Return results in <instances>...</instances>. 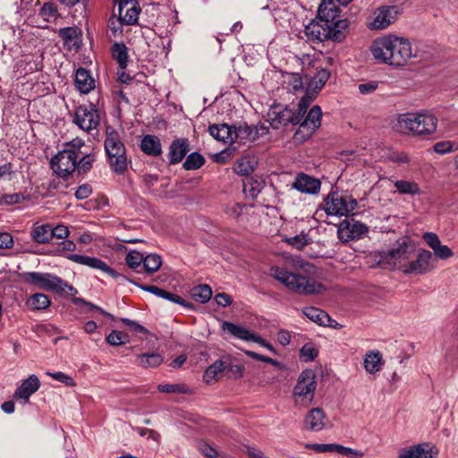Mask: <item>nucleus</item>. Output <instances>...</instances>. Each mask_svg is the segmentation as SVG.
<instances>
[{
  "instance_id": "nucleus-1",
  "label": "nucleus",
  "mask_w": 458,
  "mask_h": 458,
  "mask_svg": "<svg viewBox=\"0 0 458 458\" xmlns=\"http://www.w3.org/2000/svg\"><path fill=\"white\" fill-rule=\"evenodd\" d=\"M270 275L289 291L301 295L322 293L324 286L315 279L301 274L295 265L288 263L270 267Z\"/></svg>"
},
{
  "instance_id": "nucleus-2",
  "label": "nucleus",
  "mask_w": 458,
  "mask_h": 458,
  "mask_svg": "<svg viewBox=\"0 0 458 458\" xmlns=\"http://www.w3.org/2000/svg\"><path fill=\"white\" fill-rule=\"evenodd\" d=\"M437 118L431 113H406L398 115L394 128L400 132L431 135L437 131Z\"/></svg>"
},
{
  "instance_id": "nucleus-3",
  "label": "nucleus",
  "mask_w": 458,
  "mask_h": 458,
  "mask_svg": "<svg viewBox=\"0 0 458 458\" xmlns=\"http://www.w3.org/2000/svg\"><path fill=\"white\" fill-rule=\"evenodd\" d=\"M85 146L84 140L75 138L64 144V149L59 151L51 159V168L60 177L67 178L75 172L77 159L82 154L81 148Z\"/></svg>"
},
{
  "instance_id": "nucleus-4",
  "label": "nucleus",
  "mask_w": 458,
  "mask_h": 458,
  "mask_svg": "<svg viewBox=\"0 0 458 458\" xmlns=\"http://www.w3.org/2000/svg\"><path fill=\"white\" fill-rule=\"evenodd\" d=\"M415 257V246L408 240L397 241L394 246L382 256V266L390 269H399L406 274L411 258Z\"/></svg>"
},
{
  "instance_id": "nucleus-5",
  "label": "nucleus",
  "mask_w": 458,
  "mask_h": 458,
  "mask_svg": "<svg viewBox=\"0 0 458 458\" xmlns=\"http://www.w3.org/2000/svg\"><path fill=\"white\" fill-rule=\"evenodd\" d=\"M105 150L112 170L123 174L127 169L126 149L120 133L111 127L106 128Z\"/></svg>"
},
{
  "instance_id": "nucleus-6",
  "label": "nucleus",
  "mask_w": 458,
  "mask_h": 458,
  "mask_svg": "<svg viewBox=\"0 0 458 458\" xmlns=\"http://www.w3.org/2000/svg\"><path fill=\"white\" fill-rule=\"evenodd\" d=\"M20 276L24 283L34 285L38 289L57 293H68V291L77 293L73 286L68 284L60 277L48 273L24 272Z\"/></svg>"
},
{
  "instance_id": "nucleus-7",
  "label": "nucleus",
  "mask_w": 458,
  "mask_h": 458,
  "mask_svg": "<svg viewBox=\"0 0 458 458\" xmlns=\"http://www.w3.org/2000/svg\"><path fill=\"white\" fill-rule=\"evenodd\" d=\"M317 388L316 375L312 369L301 371L293 390L294 405L300 408L309 406Z\"/></svg>"
},
{
  "instance_id": "nucleus-8",
  "label": "nucleus",
  "mask_w": 458,
  "mask_h": 458,
  "mask_svg": "<svg viewBox=\"0 0 458 458\" xmlns=\"http://www.w3.org/2000/svg\"><path fill=\"white\" fill-rule=\"evenodd\" d=\"M258 165L256 157H242L234 165L236 174L245 176L242 180V191L247 200L254 201L258 197V181L250 176Z\"/></svg>"
},
{
  "instance_id": "nucleus-9",
  "label": "nucleus",
  "mask_w": 458,
  "mask_h": 458,
  "mask_svg": "<svg viewBox=\"0 0 458 458\" xmlns=\"http://www.w3.org/2000/svg\"><path fill=\"white\" fill-rule=\"evenodd\" d=\"M357 208V201L352 196L343 192H331L324 203V210L329 216H349Z\"/></svg>"
},
{
  "instance_id": "nucleus-10",
  "label": "nucleus",
  "mask_w": 458,
  "mask_h": 458,
  "mask_svg": "<svg viewBox=\"0 0 458 458\" xmlns=\"http://www.w3.org/2000/svg\"><path fill=\"white\" fill-rule=\"evenodd\" d=\"M301 64L304 76L310 79L309 87L315 91L320 90L329 79L330 72L310 55H304Z\"/></svg>"
},
{
  "instance_id": "nucleus-11",
  "label": "nucleus",
  "mask_w": 458,
  "mask_h": 458,
  "mask_svg": "<svg viewBox=\"0 0 458 458\" xmlns=\"http://www.w3.org/2000/svg\"><path fill=\"white\" fill-rule=\"evenodd\" d=\"M437 267V259L427 250H415V257L411 258L406 274L422 275Z\"/></svg>"
},
{
  "instance_id": "nucleus-12",
  "label": "nucleus",
  "mask_w": 458,
  "mask_h": 458,
  "mask_svg": "<svg viewBox=\"0 0 458 458\" xmlns=\"http://www.w3.org/2000/svg\"><path fill=\"white\" fill-rule=\"evenodd\" d=\"M99 120L98 111L93 105H90L89 107L79 106L74 111L73 123L85 131L96 129L99 124Z\"/></svg>"
},
{
  "instance_id": "nucleus-13",
  "label": "nucleus",
  "mask_w": 458,
  "mask_h": 458,
  "mask_svg": "<svg viewBox=\"0 0 458 458\" xmlns=\"http://www.w3.org/2000/svg\"><path fill=\"white\" fill-rule=\"evenodd\" d=\"M267 122L274 128H277L279 125L298 124L300 123L299 116H296L292 109L280 104L274 105L269 108L267 114Z\"/></svg>"
},
{
  "instance_id": "nucleus-14",
  "label": "nucleus",
  "mask_w": 458,
  "mask_h": 458,
  "mask_svg": "<svg viewBox=\"0 0 458 458\" xmlns=\"http://www.w3.org/2000/svg\"><path fill=\"white\" fill-rule=\"evenodd\" d=\"M397 36L388 35L375 39L370 47L374 59L380 64H390L391 50L395 47L394 40Z\"/></svg>"
},
{
  "instance_id": "nucleus-15",
  "label": "nucleus",
  "mask_w": 458,
  "mask_h": 458,
  "mask_svg": "<svg viewBox=\"0 0 458 458\" xmlns=\"http://www.w3.org/2000/svg\"><path fill=\"white\" fill-rule=\"evenodd\" d=\"M398 8L394 5H383L374 12L373 21L368 23L370 30H384L397 19Z\"/></svg>"
},
{
  "instance_id": "nucleus-16",
  "label": "nucleus",
  "mask_w": 458,
  "mask_h": 458,
  "mask_svg": "<svg viewBox=\"0 0 458 458\" xmlns=\"http://www.w3.org/2000/svg\"><path fill=\"white\" fill-rule=\"evenodd\" d=\"M368 232V227L354 219H345L339 224L337 233L342 242L360 239Z\"/></svg>"
},
{
  "instance_id": "nucleus-17",
  "label": "nucleus",
  "mask_w": 458,
  "mask_h": 458,
  "mask_svg": "<svg viewBox=\"0 0 458 458\" xmlns=\"http://www.w3.org/2000/svg\"><path fill=\"white\" fill-rule=\"evenodd\" d=\"M394 45L395 47L391 50L389 65H405L413 55L410 41L404 38L398 37L394 40Z\"/></svg>"
},
{
  "instance_id": "nucleus-18",
  "label": "nucleus",
  "mask_w": 458,
  "mask_h": 458,
  "mask_svg": "<svg viewBox=\"0 0 458 458\" xmlns=\"http://www.w3.org/2000/svg\"><path fill=\"white\" fill-rule=\"evenodd\" d=\"M438 450L428 443H422L398 450L397 458H437Z\"/></svg>"
},
{
  "instance_id": "nucleus-19",
  "label": "nucleus",
  "mask_w": 458,
  "mask_h": 458,
  "mask_svg": "<svg viewBox=\"0 0 458 458\" xmlns=\"http://www.w3.org/2000/svg\"><path fill=\"white\" fill-rule=\"evenodd\" d=\"M422 239L428 244V246L433 250L434 257L440 259H447L453 256L452 250L446 246L441 244L439 237L434 233H425L422 235Z\"/></svg>"
},
{
  "instance_id": "nucleus-20",
  "label": "nucleus",
  "mask_w": 458,
  "mask_h": 458,
  "mask_svg": "<svg viewBox=\"0 0 458 458\" xmlns=\"http://www.w3.org/2000/svg\"><path fill=\"white\" fill-rule=\"evenodd\" d=\"M40 386L39 379L36 375H30L23 380L21 385L16 389L13 397L17 400H22L27 403L31 394L38 390Z\"/></svg>"
},
{
  "instance_id": "nucleus-21",
  "label": "nucleus",
  "mask_w": 458,
  "mask_h": 458,
  "mask_svg": "<svg viewBox=\"0 0 458 458\" xmlns=\"http://www.w3.org/2000/svg\"><path fill=\"white\" fill-rule=\"evenodd\" d=\"M327 422V419L320 408H313L304 419V428L309 431H321Z\"/></svg>"
},
{
  "instance_id": "nucleus-22",
  "label": "nucleus",
  "mask_w": 458,
  "mask_h": 458,
  "mask_svg": "<svg viewBox=\"0 0 458 458\" xmlns=\"http://www.w3.org/2000/svg\"><path fill=\"white\" fill-rule=\"evenodd\" d=\"M189 151L190 143L188 139L181 138L174 140L170 145L167 156L169 163L171 165L180 163Z\"/></svg>"
},
{
  "instance_id": "nucleus-23",
  "label": "nucleus",
  "mask_w": 458,
  "mask_h": 458,
  "mask_svg": "<svg viewBox=\"0 0 458 458\" xmlns=\"http://www.w3.org/2000/svg\"><path fill=\"white\" fill-rule=\"evenodd\" d=\"M320 184L318 179L301 174H298L292 186L302 193L315 194L319 191Z\"/></svg>"
},
{
  "instance_id": "nucleus-24",
  "label": "nucleus",
  "mask_w": 458,
  "mask_h": 458,
  "mask_svg": "<svg viewBox=\"0 0 458 458\" xmlns=\"http://www.w3.org/2000/svg\"><path fill=\"white\" fill-rule=\"evenodd\" d=\"M330 30H327V26L324 22L318 20L317 21H311L305 26L304 33L309 40L323 42L328 39Z\"/></svg>"
},
{
  "instance_id": "nucleus-25",
  "label": "nucleus",
  "mask_w": 458,
  "mask_h": 458,
  "mask_svg": "<svg viewBox=\"0 0 458 458\" xmlns=\"http://www.w3.org/2000/svg\"><path fill=\"white\" fill-rule=\"evenodd\" d=\"M222 329L242 341L258 343V335L244 327L224 321L222 323Z\"/></svg>"
},
{
  "instance_id": "nucleus-26",
  "label": "nucleus",
  "mask_w": 458,
  "mask_h": 458,
  "mask_svg": "<svg viewBox=\"0 0 458 458\" xmlns=\"http://www.w3.org/2000/svg\"><path fill=\"white\" fill-rule=\"evenodd\" d=\"M74 83L76 89L81 94H88L95 88V80L89 71L85 68H79L75 72Z\"/></svg>"
},
{
  "instance_id": "nucleus-27",
  "label": "nucleus",
  "mask_w": 458,
  "mask_h": 458,
  "mask_svg": "<svg viewBox=\"0 0 458 458\" xmlns=\"http://www.w3.org/2000/svg\"><path fill=\"white\" fill-rule=\"evenodd\" d=\"M318 20L324 23L332 22L339 18V9L334 0H322L318 8Z\"/></svg>"
},
{
  "instance_id": "nucleus-28",
  "label": "nucleus",
  "mask_w": 458,
  "mask_h": 458,
  "mask_svg": "<svg viewBox=\"0 0 458 458\" xmlns=\"http://www.w3.org/2000/svg\"><path fill=\"white\" fill-rule=\"evenodd\" d=\"M210 135L224 143L234 142L233 126H229L225 123L223 124H212L208 127Z\"/></svg>"
},
{
  "instance_id": "nucleus-29",
  "label": "nucleus",
  "mask_w": 458,
  "mask_h": 458,
  "mask_svg": "<svg viewBox=\"0 0 458 458\" xmlns=\"http://www.w3.org/2000/svg\"><path fill=\"white\" fill-rule=\"evenodd\" d=\"M140 287L148 292L156 296H158L160 298L165 299L171 302L180 304L183 307H190L191 305L188 304L181 296L174 294L173 293L167 292L164 289H161L156 285H140Z\"/></svg>"
},
{
  "instance_id": "nucleus-30",
  "label": "nucleus",
  "mask_w": 458,
  "mask_h": 458,
  "mask_svg": "<svg viewBox=\"0 0 458 458\" xmlns=\"http://www.w3.org/2000/svg\"><path fill=\"white\" fill-rule=\"evenodd\" d=\"M140 13V7L139 3L133 0L123 10L119 11V19L122 23L134 25L138 21Z\"/></svg>"
},
{
  "instance_id": "nucleus-31",
  "label": "nucleus",
  "mask_w": 458,
  "mask_h": 458,
  "mask_svg": "<svg viewBox=\"0 0 458 458\" xmlns=\"http://www.w3.org/2000/svg\"><path fill=\"white\" fill-rule=\"evenodd\" d=\"M327 30H330L328 39L333 41H341L344 38V32L348 28L349 22L346 19H335L332 22L325 23Z\"/></svg>"
},
{
  "instance_id": "nucleus-32",
  "label": "nucleus",
  "mask_w": 458,
  "mask_h": 458,
  "mask_svg": "<svg viewBox=\"0 0 458 458\" xmlns=\"http://www.w3.org/2000/svg\"><path fill=\"white\" fill-rule=\"evenodd\" d=\"M141 150L148 155L157 157L162 153L160 140L155 135H146L140 142Z\"/></svg>"
},
{
  "instance_id": "nucleus-33",
  "label": "nucleus",
  "mask_w": 458,
  "mask_h": 458,
  "mask_svg": "<svg viewBox=\"0 0 458 458\" xmlns=\"http://www.w3.org/2000/svg\"><path fill=\"white\" fill-rule=\"evenodd\" d=\"M363 365L365 370L369 374L378 372L383 366L381 353L378 351L367 352L364 356Z\"/></svg>"
},
{
  "instance_id": "nucleus-34",
  "label": "nucleus",
  "mask_w": 458,
  "mask_h": 458,
  "mask_svg": "<svg viewBox=\"0 0 458 458\" xmlns=\"http://www.w3.org/2000/svg\"><path fill=\"white\" fill-rule=\"evenodd\" d=\"M164 361L163 356L156 352L141 353L136 358V364L140 367L148 369L156 368Z\"/></svg>"
},
{
  "instance_id": "nucleus-35",
  "label": "nucleus",
  "mask_w": 458,
  "mask_h": 458,
  "mask_svg": "<svg viewBox=\"0 0 458 458\" xmlns=\"http://www.w3.org/2000/svg\"><path fill=\"white\" fill-rule=\"evenodd\" d=\"M225 376L223 359L216 360L204 372L203 379L207 384H213Z\"/></svg>"
},
{
  "instance_id": "nucleus-36",
  "label": "nucleus",
  "mask_w": 458,
  "mask_h": 458,
  "mask_svg": "<svg viewBox=\"0 0 458 458\" xmlns=\"http://www.w3.org/2000/svg\"><path fill=\"white\" fill-rule=\"evenodd\" d=\"M302 312L309 319L319 326H330L331 318L322 310L315 307H307L303 309Z\"/></svg>"
},
{
  "instance_id": "nucleus-37",
  "label": "nucleus",
  "mask_w": 458,
  "mask_h": 458,
  "mask_svg": "<svg viewBox=\"0 0 458 458\" xmlns=\"http://www.w3.org/2000/svg\"><path fill=\"white\" fill-rule=\"evenodd\" d=\"M79 34L78 29L74 27H66L59 30V37L63 39L64 44L70 49L79 47Z\"/></svg>"
},
{
  "instance_id": "nucleus-38",
  "label": "nucleus",
  "mask_w": 458,
  "mask_h": 458,
  "mask_svg": "<svg viewBox=\"0 0 458 458\" xmlns=\"http://www.w3.org/2000/svg\"><path fill=\"white\" fill-rule=\"evenodd\" d=\"M32 239L40 244L49 242L51 241V225L44 224L35 225L30 233Z\"/></svg>"
},
{
  "instance_id": "nucleus-39",
  "label": "nucleus",
  "mask_w": 458,
  "mask_h": 458,
  "mask_svg": "<svg viewBox=\"0 0 458 458\" xmlns=\"http://www.w3.org/2000/svg\"><path fill=\"white\" fill-rule=\"evenodd\" d=\"M112 56L117 62L121 69H125L128 64V48L123 43H114L111 48Z\"/></svg>"
},
{
  "instance_id": "nucleus-40",
  "label": "nucleus",
  "mask_w": 458,
  "mask_h": 458,
  "mask_svg": "<svg viewBox=\"0 0 458 458\" xmlns=\"http://www.w3.org/2000/svg\"><path fill=\"white\" fill-rule=\"evenodd\" d=\"M322 111L318 106H314L307 114L306 117L301 119V123L308 125L312 130H317L321 124Z\"/></svg>"
},
{
  "instance_id": "nucleus-41",
  "label": "nucleus",
  "mask_w": 458,
  "mask_h": 458,
  "mask_svg": "<svg viewBox=\"0 0 458 458\" xmlns=\"http://www.w3.org/2000/svg\"><path fill=\"white\" fill-rule=\"evenodd\" d=\"M223 364H225V376L233 378L242 377L243 367L239 362H236L230 357H224Z\"/></svg>"
},
{
  "instance_id": "nucleus-42",
  "label": "nucleus",
  "mask_w": 458,
  "mask_h": 458,
  "mask_svg": "<svg viewBox=\"0 0 458 458\" xmlns=\"http://www.w3.org/2000/svg\"><path fill=\"white\" fill-rule=\"evenodd\" d=\"M191 296L195 301L206 303L212 297V290L208 284H199L191 290Z\"/></svg>"
},
{
  "instance_id": "nucleus-43",
  "label": "nucleus",
  "mask_w": 458,
  "mask_h": 458,
  "mask_svg": "<svg viewBox=\"0 0 458 458\" xmlns=\"http://www.w3.org/2000/svg\"><path fill=\"white\" fill-rule=\"evenodd\" d=\"M50 303L49 298L44 293L32 294L27 301V305L33 310H45Z\"/></svg>"
},
{
  "instance_id": "nucleus-44",
  "label": "nucleus",
  "mask_w": 458,
  "mask_h": 458,
  "mask_svg": "<svg viewBox=\"0 0 458 458\" xmlns=\"http://www.w3.org/2000/svg\"><path fill=\"white\" fill-rule=\"evenodd\" d=\"M80 159H77L76 170L79 174H83L88 173L91 168L96 160L95 155L92 153L80 154Z\"/></svg>"
},
{
  "instance_id": "nucleus-45",
  "label": "nucleus",
  "mask_w": 458,
  "mask_h": 458,
  "mask_svg": "<svg viewBox=\"0 0 458 458\" xmlns=\"http://www.w3.org/2000/svg\"><path fill=\"white\" fill-rule=\"evenodd\" d=\"M84 266H87L91 268H96L102 270L110 276H112L114 278H118L121 276L118 273H116L113 268H111L105 261L94 258V257H89V259L86 261V264Z\"/></svg>"
},
{
  "instance_id": "nucleus-46",
  "label": "nucleus",
  "mask_w": 458,
  "mask_h": 458,
  "mask_svg": "<svg viewBox=\"0 0 458 458\" xmlns=\"http://www.w3.org/2000/svg\"><path fill=\"white\" fill-rule=\"evenodd\" d=\"M162 265V259L157 254H148L143 259V267L148 274L157 272Z\"/></svg>"
},
{
  "instance_id": "nucleus-47",
  "label": "nucleus",
  "mask_w": 458,
  "mask_h": 458,
  "mask_svg": "<svg viewBox=\"0 0 458 458\" xmlns=\"http://www.w3.org/2000/svg\"><path fill=\"white\" fill-rule=\"evenodd\" d=\"M205 163L204 157L199 152L191 153L185 159L182 167L185 170H197Z\"/></svg>"
},
{
  "instance_id": "nucleus-48",
  "label": "nucleus",
  "mask_w": 458,
  "mask_h": 458,
  "mask_svg": "<svg viewBox=\"0 0 458 458\" xmlns=\"http://www.w3.org/2000/svg\"><path fill=\"white\" fill-rule=\"evenodd\" d=\"M284 83L288 90L298 91L303 87L302 77L296 72L286 73L284 76Z\"/></svg>"
},
{
  "instance_id": "nucleus-49",
  "label": "nucleus",
  "mask_w": 458,
  "mask_h": 458,
  "mask_svg": "<svg viewBox=\"0 0 458 458\" xmlns=\"http://www.w3.org/2000/svg\"><path fill=\"white\" fill-rule=\"evenodd\" d=\"M397 191L401 194L415 195L420 193V188L416 182L399 180L394 182Z\"/></svg>"
},
{
  "instance_id": "nucleus-50",
  "label": "nucleus",
  "mask_w": 458,
  "mask_h": 458,
  "mask_svg": "<svg viewBox=\"0 0 458 458\" xmlns=\"http://www.w3.org/2000/svg\"><path fill=\"white\" fill-rule=\"evenodd\" d=\"M298 124L300 125L293 135V141L295 143L301 144L308 140L316 131L310 129L308 125L302 123L301 122H300Z\"/></svg>"
},
{
  "instance_id": "nucleus-51",
  "label": "nucleus",
  "mask_w": 458,
  "mask_h": 458,
  "mask_svg": "<svg viewBox=\"0 0 458 458\" xmlns=\"http://www.w3.org/2000/svg\"><path fill=\"white\" fill-rule=\"evenodd\" d=\"M314 98L315 96L310 95L308 92L301 98L298 104V110L294 112L295 115L299 116V122H301L303 116L305 115L308 107L313 102Z\"/></svg>"
},
{
  "instance_id": "nucleus-52",
  "label": "nucleus",
  "mask_w": 458,
  "mask_h": 458,
  "mask_svg": "<svg viewBox=\"0 0 458 458\" xmlns=\"http://www.w3.org/2000/svg\"><path fill=\"white\" fill-rule=\"evenodd\" d=\"M318 356V350L312 344H304L300 350V359L302 361L309 362Z\"/></svg>"
},
{
  "instance_id": "nucleus-53",
  "label": "nucleus",
  "mask_w": 458,
  "mask_h": 458,
  "mask_svg": "<svg viewBox=\"0 0 458 458\" xmlns=\"http://www.w3.org/2000/svg\"><path fill=\"white\" fill-rule=\"evenodd\" d=\"M128 339V335L121 331L113 330L107 336L106 342L113 346L123 344Z\"/></svg>"
},
{
  "instance_id": "nucleus-54",
  "label": "nucleus",
  "mask_w": 458,
  "mask_h": 458,
  "mask_svg": "<svg viewBox=\"0 0 458 458\" xmlns=\"http://www.w3.org/2000/svg\"><path fill=\"white\" fill-rule=\"evenodd\" d=\"M143 259L144 256L142 253L131 250L126 255L125 261L131 268H137L143 264Z\"/></svg>"
},
{
  "instance_id": "nucleus-55",
  "label": "nucleus",
  "mask_w": 458,
  "mask_h": 458,
  "mask_svg": "<svg viewBox=\"0 0 458 458\" xmlns=\"http://www.w3.org/2000/svg\"><path fill=\"white\" fill-rule=\"evenodd\" d=\"M286 242L296 249L301 250L303 247L309 244L310 238L307 233H301L298 235L287 238Z\"/></svg>"
},
{
  "instance_id": "nucleus-56",
  "label": "nucleus",
  "mask_w": 458,
  "mask_h": 458,
  "mask_svg": "<svg viewBox=\"0 0 458 458\" xmlns=\"http://www.w3.org/2000/svg\"><path fill=\"white\" fill-rule=\"evenodd\" d=\"M233 132L235 142L238 140L242 141V140L248 139L251 135L252 130L248 124L244 123L238 127L233 126Z\"/></svg>"
},
{
  "instance_id": "nucleus-57",
  "label": "nucleus",
  "mask_w": 458,
  "mask_h": 458,
  "mask_svg": "<svg viewBox=\"0 0 458 458\" xmlns=\"http://www.w3.org/2000/svg\"><path fill=\"white\" fill-rule=\"evenodd\" d=\"M334 452L340 454L344 456L352 458H361L363 456V453L359 450H355L337 444H335Z\"/></svg>"
},
{
  "instance_id": "nucleus-58",
  "label": "nucleus",
  "mask_w": 458,
  "mask_h": 458,
  "mask_svg": "<svg viewBox=\"0 0 458 458\" xmlns=\"http://www.w3.org/2000/svg\"><path fill=\"white\" fill-rule=\"evenodd\" d=\"M199 450L207 458L218 457V452L216 451V449L206 442H200L199 444Z\"/></svg>"
},
{
  "instance_id": "nucleus-59",
  "label": "nucleus",
  "mask_w": 458,
  "mask_h": 458,
  "mask_svg": "<svg viewBox=\"0 0 458 458\" xmlns=\"http://www.w3.org/2000/svg\"><path fill=\"white\" fill-rule=\"evenodd\" d=\"M47 374L48 376H50L52 378L59 381V382H62L67 386H75V382H74L73 378L64 372H60V371L54 372V373L47 372Z\"/></svg>"
},
{
  "instance_id": "nucleus-60",
  "label": "nucleus",
  "mask_w": 458,
  "mask_h": 458,
  "mask_svg": "<svg viewBox=\"0 0 458 458\" xmlns=\"http://www.w3.org/2000/svg\"><path fill=\"white\" fill-rule=\"evenodd\" d=\"M51 240L55 239H65L69 235V229L67 226L59 225L55 227L51 225Z\"/></svg>"
},
{
  "instance_id": "nucleus-61",
  "label": "nucleus",
  "mask_w": 458,
  "mask_h": 458,
  "mask_svg": "<svg viewBox=\"0 0 458 458\" xmlns=\"http://www.w3.org/2000/svg\"><path fill=\"white\" fill-rule=\"evenodd\" d=\"M335 444H307L306 448L311 449L316 453L334 452Z\"/></svg>"
},
{
  "instance_id": "nucleus-62",
  "label": "nucleus",
  "mask_w": 458,
  "mask_h": 458,
  "mask_svg": "<svg viewBox=\"0 0 458 458\" xmlns=\"http://www.w3.org/2000/svg\"><path fill=\"white\" fill-rule=\"evenodd\" d=\"M454 144L451 141H440L435 144L434 150L436 153L444 155L454 151Z\"/></svg>"
},
{
  "instance_id": "nucleus-63",
  "label": "nucleus",
  "mask_w": 458,
  "mask_h": 458,
  "mask_svg": "<svg viewBox=\"0 0 458 458\" xmlns=\"http://www.w3.org/2000/svg\"><path fill=\"white\" fill-rule=\"evenodd\" d=\"M3 202L7 205H13L21 203L25 199V197L22 193H13V194H5L2 198Z\"/></svg>"
},
{
  "instance_id": "nucleus-64",
  "label": "nucleus",
  "mask_w": 458,
  "mask_h": 458,
  "mask_svg": "<svg viewBox=\"0 0 458 458\" xmlns=\"http://www.w3.org/2000/svg\"><path fill=\"white\" fill-rule=\"evenodd\" d=\"M92 188L89 184L85 183L78 187L75 191V197L78 199H85L90 196Z\"/></svg>"
}]
</instances>
